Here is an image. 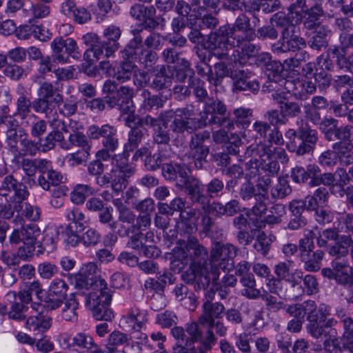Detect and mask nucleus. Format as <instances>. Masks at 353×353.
<instances>
[{
  "label": "nucleus",
  "mask_w": 353,
  "mask_h": 353,
  "mask_svg": "<svg viewBox=\"0 0 353 353\" xmlns=\"http://www.w3.org/2000/svg\"><path fill=\"white\" fill-rule=\"evenodd\" d=\"M192 103L176 108L179 117L171 122V130L177 134H192L209 125L233 128L225 103L217 97H211L203 104V110L197 114Z\"/></svg>",
  "instance_id": "f257e3e1"
},
{
  "label": "nucleus",
  "mask_w": 353,
  "mask_h": 353,
  "mask_svg": "<svg viewBox=\"0 0 353 353\" xmlns=\"http://www.w3.org/2000/svg\"><path fill=\"white\" fill-rule=\"evenodd\" d=\"M256 33L251 28L250 19L244 13L240 14L233 23H227L212 31L208 36L207 48L215 50L221 49V53L214 54L220 60L228 59V51L239 47L243 41H251Z\"/></svg>",
  "instance_id": "f03ea898"
},
{
  "label": "nucleus",
  "mask_w": 353,
  "mask_h": 353,
  "mask_svg": "<svg viewBox=\"0 0 353 353\" xmlns=\"http://www.w3.org/2000/svg\"><path fill=\"white\" fill-rule=\"evenodd\" d=\"M29 195L26 185L17 181L11 174L4 177L0 187V243L6 240L10 225L6 220H21L18 213L23 209V202Z\"/></svg>",
  "instance_id": "7ed1b4c3"
},
{
  "label": "nucleus",
  "mask_w": 353,
  "mask_h": 353,
  "mask_svg": "<svg viewBox=\"0 0 353 353\" xmlns=\"http://www.w3.org/2000/svg\"><path fill=\"white\" fill-rule=\"evenodd\" d=\"M285 310L292 319L303 321H305L306 316V331L315 339L326 336L328 334L327 329H330L337 323L334 318H327L331 315L330 305L321 303L317 307L315 301L312 300L305 301L302 303L286 305Z\"/></svg>",
  "instance_id": "20e7f679"
},
{
  "label": "nucleus",
  "mask_w": 353,
  "mask_h": 353,
  "mask_svg": "<svg viewBox=\"0 0 353 353\" xmlns=\"http://www.w3.org/2000/svg\"><path fill=\"white\" fill-rule=\"evenodd\" d=\"M272 22L280 30V38L271 45L272 52L276 55L295 52V57L301 65L310 59V54L303 49L307 46L305 40L299 34L296 26L290 17L283 12H278L271 17Z\"/></svg>",
  "instance_id": "39448f33"
},
{
  "label": "nucleus",
  "mask_w": 353,
  "mask_h": 353,
  "mask_svg": "<svg viewBox=\"0 0 353 353\" xmlns=\"http://www.w3.org/2000/svg\"><path fill=\"white\" fill-rule=\"evenodd\" d=\"M188 185V196L193 205H199L210 212L211 201L220 199L225 194V181L221 177H212L201 188L199 179L194 178Z\"/></svg>",
  "instance_id": "423d86ee"
},
{
  "label": "nucleus",
  "mask_w": 353,
  "mask_h": 353,
  "mask_svg": "<svg viewBox=\"0 0 353 353\" xmlns=\"http://www.w3.org/2000/svg\"><path fill=\"white\" fill-rule=\"evenodd\" d=\"M286 148L297 156H303L313 152L319 139L318 132L307 124H303L297 130L288 129L285 132Z\"/></svg>",
  "instance_id": "0eeeda50"
},
{
  "label": "nucleus",
  "mask_w": 353,
  "mask_h": 353,
  "mask_svg": "<svg viewBox=\"0 0 353 353\" xmlns=\"http://www.w3.org/2000/svg\"><path fill=\"white\" fill-rule=\"evenodd\" d=\"M238 248L232 243L215 242L212 245L210 252L209 267L212 282H216L219 278L220 270H230L234 266V258Z\"/></svg>",
  "instance_id": "6e6552de"
},
{
  "label": "nucleus",
  "mask_w": 353,
  "mask_h": 353,
  "mask_svg": "<svg viewBox=\"0 0 353 353\" xmlns=\"http://www.w3.org/2000/svg\"><path fill=\"white\" fill-rule=\"evenodd\" d=\"M168 65H157L150 70L141 71L136 75L134 83L140 88H148L156 92L169 88L172 83V74H169Z\"/></svg>",
  "instance_id": "1a4fd4ad"
},
{
  "label": "nucleus",
  "mask_w": 353,
  "mask_h": 353,
  "mask_svg": "<svg viewBox=\"0 0 353 353\" xmlns=\"http://www.w3.org/2000/svg\"><path fill=\"white\" fill-rule=\"evenodd\" d=\"M86 133L91 143L92 141L101 143L102 147L97 152L114 154L121 148L118 130L109 123L92 124L87 128Z\"/></svg>",
  "instance_id": "9d476101"
},
{
  "label": "nucleus",
  "mask_w": 353,
  "mask_h": 353,
  "mask_svg": "<svg viewBox=\"0 0 353 353\" xmlns=\"http://www.w3.org/2000/svg\"><path fill=\"white\" fill-rule=\"evenodd\" d=\"M313 234L314 232L309 230L299 240L298 256L305 271L316 272L321 270L325 252L321 249L315 250Z\"/></svg>",
  "instance_id": "9b49d317"
},
{
  "label": "nucleus",
  "mask_w": 353,
  "mask_h": 353,
  "mask_svg": "<svg viewBox=\"0 0 353 353\" xmlns=\"http://www.w3.org/2000/svg\"><path fill=\"white\" fill-rule=\"evenodd\" d=\"M111 301V291L107 287L88 292L85 296V306L98 321H111L113 319L114 313L109 307Z\"/></svg>",
  "instance_id": "f8f14e48"
},
{
  "label": "nucleus",
  "mask_w": 353,
  "mask_h": 353,
  "mask_svg": "<svg viewBox=\"0 0 353 353\" xmlns=\"http://www.w3.org/2000/svg\"><path fill=\"white\" fill-rule=\"evenodd\" d=\"M176 248L179 250L178 256L185 263L190 262V264L209 267L208 251L196 237L188 235L186 241L179 239Z\"/></svg>",
  "instance_id": "ddd939ff"
},
{
  "label": "nucleus",
  "mask_w": 353,
  "mask_h": 353,
  "mask_svg": "<svg viewBox=\"0 0 353 353\" xmlns=\"http://www.w3.org/2000/svg\"><path fill=\"white\" fill-rule=\"evenodd\" d=\"M102 92L106 97L108 108L129 110V105L133 103L134 89L129 86L121 85L112 80L104 82Z\"/></svg>",
  "instance_id": "4468645a"
},
{
  "label": "nucleus",
  "mask_w": 353,
  "mask_h": 353,
  "mask_svg": "<svg viewBox=\"0 0 353 353\" xmlns=\"http://www.w3.org/2000/svg\"><path fill=\"white\" fill-rule=\"evenodd\" d=\"M38 98L33 100L32 109L38 114H44L46 117L54 111L53 103L59 105L63 102V96L56 92L53 85L43 82L37 90Z\"/></svg>",
  "instance_id": "2eb2a0df"
},
{
  "label": "nucleus",
  "mask_w": 353,
  "mask_h": 353,
  "mask_svg": "<svg viewBox=\"0 0 353 353\" xmlns=\"http://www.w3.org/2000/svg\"><path fill=\"white\" fill-rule=\"evenodd\" d=\"M189 142V153L194 166L197 169H203L208 163L210 154V133L203 130L192 133Z\"/></svg>",
  "instance_id": "dca6fc26"
},
{
  "label": "nucleus",
  "mask_w": 353,
  "mask_h": 353,
  "mask_svg": "<svg viewBox=\"0 0 353 353\" xmlns=\"http://www.w3.org/2000/svg\"><path fill=\"white\" fill-rule=\"evenodd\" d=\"M6 144L12 154L34 157L40 151L38 141H34L29 139L28 134L23 128L11 131L8 137H6Z\"/></svg>",
  "instance_id": "f3484780"
},
{
  "label": "nucleus",
  "mask_w": 353,
  "mask_h": 353,
  "mask_svg": "<svg viewBox=\"0 0 353 353\" xmlns=\"http://www.w3.org/2000/svg\"><path fill=\"white\" fill-rule=\"evenodd\" d=\"M52 58L54 62L64 64L70 61V57L79 59L81 53L77 41L71 37H57L50 43Z\"/></svg>",
  "instance_id": "a211bd4d"
},
{
  "label": "nucleus",
  "mask_w": 353,
  "mask_h": 353,
  "mask_svg": "<svg viewBox=\"0 0 353 353\" xmlns=\"http://www.w3.org/2000/svg\"><path fill=\"white\" fill-rule=\"evenodd\" d=\"M190 170L186 164L175 162L165 163L163 165L161 174L168 181L175 182L176 187L188 196V185L195 177L189 176Z\"/></svg>",
  "instance_id": "6ab92c4d"
},
{
  "label": "nucleus",
  "mask_w": 353,
  "mask_h": 353,
  "mask_svg": "<svg viewBox=\"0 0 353 353\" xmlns=\"http://www.w3.org/2000/svg\"><path fill=\"white\" fill-rule=\"evenodd\" d=\"M181 279L188 284H194L196 290L205 289L212 282L211 272L208 268L190 264L189 268L183 272Z\"/></svg>",
  "instance_id": "aec40b11"
},
{
  "label": "nucleus",
  "mask_w": 353,
  "mask_h": 353,
  "mask_svg": "<svg viewBox=\"0 0 353 353\" xmlns=\"http://www.w3.org/2000/svg\"><path fill=\"white\" fill-rule=\"evenodd\" d=\"M68 285L61 279H54L50 283L45 298V307L50 310L59 308L67 297Z\"/></svg>",
  "instance_id": "412c9836"
},
{
  "label": "nucleus",
  "mask_w": 353,
  "mask_h": 353,
  "mask_svg": "<svg viewBox=\"0 0 353 353\" xmlns=\"http://www.w3.org/2000/svg\"><path fill=\"white\" fill-rule=\"evenodd\" d=\"M233 89L236 91H248L256 94L260 89V83L255 74L246 70H234Z\"/></svg>",
  "instance_id": "4be33fe9"
},
{
  "label": "nucleus",
  "mask_w": 353,
  "mask_h": 353,
  "mask_svg": "<svg viewBox=\"0 0 353 353\" xmlns=\"http://www.w3.org/2000/svg\"><path fill=\"white\" fill-rule=\"evenodd\" d=\"M21 228L23 245L19 248V252L23 256L31 257L35 250V245L40 243L37 239L41 234V230L35 223L26 224Z\"/></svg>",
  "instance_id": "5701e85b"
},
{
  "label": "nucleus",
  "mask_w": 353,
  "mask_h": 353,
  "mask_svg": "<svg viewBox=\"0 0 353 353\" xmlns=\"http://www.w3.org/2000/svg\"><path fill=\"white\" fill-rule=\"evenodd\" d=\"M83 43L89 46L83 53V59L87 66H90L94 62L104 58L102 49V41L95 32H88L82 37Z\"/></svg>",
  "instance_id": "b1692460"
},
{
  "label": "nucleus",
  "mask_w": 353,
  "mask_h": 353,
  "mask_svg": "<svg viewBox=\"0 0 353 353\" xmlns=\"http://www.w3.org/2000/svg\"><path fill=\"white\" fill-rule=\"evenodd\" d=\"M321 272L323 277L333 279L339 285L345 287L353 285V271L349 264L324 268Z\"/></svg>",
  "instance_id": "393cba45"
},
{
  "label": "nucleus",
  "mask_w": 353,
  "mask_h": 353,
  "mask_svg": "<svg viewBox=\"0 0 353 353\" xmlns=\"http://www.w3.org/2000/svg\"><path fill=\"white\" fill-rule=\"evenodd\" d=\"M104 40L102 41L103 57L109 58L114 56L119 48V40L121 36V30L119 26L110 25L105 28L103 32Z\"/></svg>",
  "instance_id": "a878e982"
},
{
  "label": "nucleus",
  "mask_w": 353,
  "mask_h": 353,
  "mask_svg": "<svg viewBox=\"0 0 353 353\" xmlns=\"http://www.w3.org/2000/svg\"><path fill=\"white\" fill-rule=\"evenodd\" d=\"M60 12L79 25L87 23L92 19L90 11L84 6H77L74 1H63L61 4Z\"/></svg>",
  "instance_id": "bb28decb"
},
{
  "label": "nucleus",
  "mask_w": 353,
  "mask_h": 353,
  "mask_svg": "<svg viewBox=\"0 0 353 353\" xmlns=\"http://www.w3.org/2000/svg\"><path fill=\"white\" fill-rule=\"evenodd\" d=\"M305 205L301 201H290L288 205V210L290 213V218L287 228L290 230H298L303 229L307 224V220L303 214Z\"/></svg>",
  "instance_id": "cd10ccee"
},
{
  "label": "nucleus",
  "mask_w": 353,
  "mask_h": 353,
  "mask_svg": "<svg viewBox=\"0 0 353 353\" xmlns=\"http://www.w3.org/2000/svg\"><path fill=\"white\" fill-rule=\"evenodd\" d=\"M203 311L199 318V322L202 325H206L208 323H213V321L222 318L225 311V306L221 302H212L206 300L203 304Z\"/></svg>",
  "instance_id": "c85d7f7f"
},
{
  "label": "nucleus",
  "mask_w": 353,
  "mask_h": 353,
  "mask_svg": "<svg viewBox=\"0 0 353 353\" xmlns=\"http://www.w3.org/2000/svg\"><path fill=\"white\" fill-rule=\"evenodd\" d=\"M141 96L143 98L140 105L139 111L143 113L147 112L157 111L163 108L167 101V97L162 94H152L150 91L144 89Z\"/></svg>",
  "instance_id": "c756f323"
},
{
  "label": "nucleus",
  "mask_w": 353,
  "mask_h": 353,
  "mask_svg": "<svg viewBox=\"0 0 353 353\" xmlns=\"http://www.w3.org/2000/svg\"><path fill=\"white\" fill-rule=\"evenodd\" d=\"M72 281L74 284L75 288L79 290H86L93 292L98 289H104V288L107 287L104 279H95L94 276H89L81 272L74 274Z\"/></svg>",
  "instance_id": "7c9ffc66"
},
{
  "label": "nucleus",
  "mask_w": 353,
  "mask_h": 353,
  "mask_svg": "<svg viewBox=\"0 0 353 353\" xmlns=\"http://www.w3.org/2000/svg\"><path fill=\"white\" fill-rule=\"evenodd\" d=\"M171 334L176 340L173 346V353H192L196 350L194 345L190 344V340L185 334L184 329L180 326H175L171 330Z\"/></svg>",
  "instance_id": "2f4dec72"
},
{
  "label": "nucleus",
  "mask_w": 353,
  "mask_h": 353,
  "mask_svg": "<svg viewBox=\"0 0 353 353\" xmlns=\"http://www.w3.org/2000/svg\"><path fill=\"white\" fill-rule=\"evenodd\" d=\"M173 117L163 118L161 121L152 130V139L158 145H168L171 140V124L169 128V121ZM178 134L177 133H175Z\"/></svg>",
  "instance_id": "473e14b6"
},
{
  "label": "nucleus",
  "mask_w": 353,
  "mask_h": 353,
  "mask_svg": "<svg viewBox=\"0 0 353 353\" xmlns=\"http://www.w3.org/2000/svg\"><path fill=\"white\" fill-rule=\"evenodd\" d=\"M61 229L54 227H48L43 232L42 241L39 245V249L37 250V254H41L44 250L51 252L56 248L57 242L59 240Z\"/></svg>",
  "instance_id": "72a5a7b5"
},
{
  "label": "nucleus",
  "mask_w": 353,
  "mask_h": 353,
  "mask_svg": "<svg viewBox=\"0 0 353 353\" xmlns=\"http://www.w3.org/2000/svg\"><path fill=\"white\" fill-rule=\"evenodd\" d=\"M63 339L67 347H74L80 350H90L95 345L92 336L85 332H78L74 336Z\"/></svg>",
  "instance_id": "f704fd0d"
},
{
  "label": "nucleus",
  "mask_w": 353,
  "mask_h": 353,
  "mask_svg": "<svg viewBox=\"0 0 353 353\" xmlns=\"http://www.w3.org/2000/svg\"><path fill=\"white\" fill-rule=\"evenodd\" d=\"M73 147L83 148V151H90L92 144L88 136L82 132L77 131L69 135L68 141H63L61 143V148L65 150H69Z\"/></svg>",
  "instance_id": "c9c22d12"
},
{
  "label": "nucleus",
  "mask_w": 353,
  "mask_h": 353,
  "mask_svg": "<svg viewBox=\"0 0 353 353\" xmlns=\"http://www.w3.org/2000/svg\"><path fill=\"white\" fill-rule=\"evenodd\" d=\"M293 261L287 260L278 263L274 267L275 276L290 284L291 288H294L299 284V281L295 279L292 267Z\"/></svg>",
  "instance_id": "e433bc0d"
},
{
  "label": "nucleus",
  "mask_w": 353,
  "mask_h": 353,
  "mask_svg": "<svg viewBox=\"0 0 353 353\" xmlns=\"http://www.w3.org/2000/svg\"><path fill=\"white\" fill-rule=\"evenodd\" d=\"M330 30L325 26H319L307 41L308 46L313 50L321 51L328 46Z\"/></svg>",
  "instance_id": "4c0bfd02"
},
{
  "label": "nucleus",
  "mask_w": 353,
  "mask_h": 353,
  "mask_svg": "<svg viewBox=\"0 0 353 353\" xmlns=\"http://www.w3.org/2000/svg\"><path fill=\"white\" fill-rule=\"evenodd\" d=\"M51 321V317L39 313L36 316H29L26 321V327L30 332L41 334L50 327Z\"/></svg>",
  "instance_id": "58836bf2"
},
{
  "label": "nucleus",
  "mask_w": 353,
  "mask_h": 353,
  "mask_svg": "<svg viewBox=\"0 0 353 353\" xmlns=\"http://www.w3.org/2000/svg\"><path fill=\"white\" fill-rule=\"evenodd\" d=\"M77 293H72L63 300L61 316L66 321L76 322L78 319L77 310L79 303L77 299Z\"/></svg>",
  "instance_id": "ea45409f"
},
{
  "label": "nucleus",
  "mask_w": 353,
  "mask_h": 353,
  "mask_svg": "<svg viewBox=\"0 0 353 353\" xmlns=\"http://www.w3.org/2000/svg\"><path fill=\"white\" fill-rule=\"evenodd\" d=\"M211 210L215 211L219 216H233L241 212V205L236 199H231L224 204L219 201H213Z\"/></svg>",
  "instance_id": "a19ab883"
},
{
  "label": "nucleus",
  "mask_w": 353,
  "mask_h": 353,
  "mask_svg": "<svg viewBox=\"0 0 353 353\" xmlns=\"http://www.w3.org/2000/svg\"><path fill=\"white\" fill-rule=\"evenodd\" d=\"M270 154V146L262 143L252 144L248 147L244 146V150H241L239 155H237V160L239 162H244L251 156L265 157V156L268 157Z\"/></svg>",
  "instance_id": "79ce46f5"
},
{
  "label": "nucleus",
  "mask_w": 353,
  "mask_h": 353,
  "mask_svg": "<svg viewBox=\"0 0 353 353\" xmlns=\"http://www.w3.org/2000/svg\"><path fill=\"white\" fill-rule=\"evenodd\" d=\"M174 117V119L179 117V114L176 112V109L175 110H168L161 111L157 117H153L150 114H147L138 119V121L136 123V126H139V128H141L143 126H147L152 128L153 130L155 127L158 125V124L161 121V119L163 118Z\"/></svg>",
  "instance_id": "37998d69"
},
{
  "label": "nucleus",
  "mask_w": 353,
  "mask_h": 353,
  "mask_svg": "<svg viewBox=\"0 0 353 353\" xmlns=\"http://www.w3.org/2000/svg\"><path fill=\"white\" fill-rule=\"evenodd\" d=\"M32 104L33 101H31L30 99L23 94H21L17 98L16 101V110L13 114L17 122H21V125H23L25 120L30 115Z\"/></svg>",
  "instance_id": "c03bdc74"
},
{
  "label": "nucleus",
  "mask_w": 353,
  "mask_h": 353,
  "mask_svg": "<svg viewBox=\"0 0 353 353\" xmlns=\"http://www.w3.org/2000/svg\"><path fill=\"white\" fill-rule=\"evenodd\" d=\"M64 136L59 130H53L50 131L44 138L38 140V144L40 151L42 152H48L55 148L56 143H59L61 148V143H63Z\"/></svg>",
  "instance_id": "a18cd8bd"
},
{
  "label": "nucleus",
  "mask_w": 353,
  "mask_h": 353,
  "mask_svg": "<svg viewBox=\"0 0 353 353\" xmlns=\"http://www.w3.org/2000/svg\"><path fill=\"white\" fill-rule=\"evenodd\" d=\"M266 286L268 289V292L274 294L285 300L293 299L295 296H292L288 290L284 288L283 280L276 277V276H271L266 281Z\"/></svg>",
  "instance_id": "49530a36"
},
{
  "label": "nucleus",
  "mask_w": 353,
  "mask_h": 353,
  "mask_svg": "<svg viewBox=\"0 0 353 353\" xmlns=\"http://www.w3.org/2000/svg\"><path fill=\"white\" fill-rule=\"evenodd\" d=\"M316 165L310 164L306 168L301 166L293 168L290 172L291 178L293 181L297 183H304L309 179L314 180L315 173H316Z\"/></svg>",
  "instance_id": "de8ad7c7"
},
{
  "label": "nucleus",
  "mask_w": 353,
  "mask_h": 353,
  "mask_svg": "<svg viewBox=\"0 0 353 353\" xmlns=\"http://www.w3.org/2000/svg\"><path fill=\"white\" fill-rule=\"evenodd\" d=\"M2 125L8 128L6 137H8L11 131L17 130V128L21 125V122H17L14 114H10L8 104L0 105V126Z\"/></svg>",
  "instance_id": "09e8293b"
},
{
  "label": "nucleus",
  "mask_w": 353,
  "mask_h": 353,
  "mask_svg": "<svg viewBox=\"0 0 353 353\" xmlns=\"http://www.w3.org/2000/svg\"><path fill=\"white\" fill-rule=\"evenodd\" d=\"M328 254L332 257L331 266L349 264L347 255L349 250L341 244H333L328 247Z\"/></svg>",
  "instance_id": "8fccbe9b"
},
{
  "label": "nucleus",
  "mask_w": 353,
  "mask_h": 353,
  "mask_svg": "<svg viewBox=\"0 0 353 353\" xmlns=\"http://www.w3.org/2000/svg\"><path fill=\"white\" fill-rule=\"evenodd\" d=\"M113 155L114 154L105 152H97L95 154L96 159L90 161L88 165V173L95 177L101 175V174H103L105 165L102 161H109Z\"/></svg>",
  "instance_id": "3c124183"
},
{
  "label": "nucleus",
  "mask_w": 353,
  "mask_h": 353,
  "mask_svg": "<svg viewBox=\"0 0 353 353\" xmlns=\"http://www.w3.org/2000/svg\"><path fill=\"white\" fill-rule=\"evenodd\" d=\"M143 130L134 125L128 133V141L124 144L125 155L137 149L144 138Z\"/></svg>",
  "instance_id": "603ef678"
},
{
  "label": "nucleus",
  "mask_w": 353,
  "mask_h": 353,
  "mask_svg": "<svg viewBox=\"0 0 353 353\" xmlns=\"http://www.w3.org/2000/svg\"><path fill=\"white\" fill-rule=\"evenodd\" d=\"M314 235L315 234L314 233L313 238H316V245L319 248H327V250L328 247L331 245L329 244V241L336 243L339 239V232L336 227L325 229L319 232L317 236Z\"/></svg>",
  "instance_id": "864d4df0"
},
{
  "label": "nucleus",
  "mask_w": 353,
  "mask_h": 353,
  "mask_svg": "<svg viewBox=\"0 0 353 353\" xmlns=\"http://www.w3.org/2000/svg\"><path fill=\"white\" fill-rule=\"evenodd\" d=\"M214 74L210 76L209 83L217 87L221 85L225 77H230L232 79L234 70H232L224 61H220L214 65Z\"/></svg>",
  "instance_id": "5fc2aeb1"
},
{
  "label": "nucleus",
  "mask_w": 353,
  "mask_h": 353,
  "mask_svg": "<svg viewBox=\"0 0 353 353\" xmlns=\"http://www.w3.org/2000/svg\"><path fill=\"white\" fill-rule=\"evenodd\" d=\"M127 322L132 323L134 330H141L148 321L147 312L137 306L132 307L127 314Z\"/></svg>",
  "instance_id": "6e6d98bb"
},
{
  "label": "nucleus",
  "mask_w": 353,
  "mask_h": 353,
  "mask_svg": "<svg viewBox=\"0 0 353 353\" xmlns=\"http://www.w3.org/2000/svg\"><path fill=\"white\" fill-rule=\"evenodd\" d=\"M240 283L245 288L242 294L249 299H256L261 296V290L256 288V280L252 274L243 276Z\"/></svg>",
  "instance_id": "4d7b16f0"
},
{
  "label": "nucleus",
  "mask_w": 353,
  "mask_h": 353,
  "mask_svg": "<svg viewBox=\"0 0 353 353\" xmlns=\"http://www.w3.org/2000/svg\"><path fill=\"white\" fill-rule=\"evenodd\" d=\"M292 188L286 177L279 176L277 183L271 187V197L275 200L283 199L292 193Z\"/></svg>",
  "instance_id": "13d9d810"
},
{
  "label": "nucleus",
  "mask_w": 353,
  "mask_h": 353,
  "mask_svg": "<svg viewBox=\"0 0 353 353\" xmlns=\"http://www.w3.org/2000/svg\"><path fill=\"white\" fill-rule=\"evenodd\" d=\"M136 68L135 63L121 61L114 69L113 77L120 83H124L131 79Z\"/></svg>",
  "instance_id": "bf43d9fd"
},
{
  "label": "nucleus",
  "mask_w": 353,
  "mask_h": 353,
  "mask_svg": "<svg viewBox=\"0 0 353 353\" xmlns=\"http://www.w3.org/2000/svg\"><path fill=\"white\" fill-rule=\"evenodd\" d=\"M346 47L343 45L341 47H334L332 50V58L336 61L340 68H345L353 74V55L350 57L348 59L345 57Z\"/></svg>",
  "instance_id": "052dcab7"
},
{
  "label": "nucleus",
  "mask_w": 353,
  "mask_h": 353,
  "mask_svg": "<svg viewBox=\"0 0 353 353\" xmlns=\"http://www.w3.org/2000/svg\"><path fill=\"white\" fill-rule=\"evenodd\" d=\"M94 192V188L89 185L77 184L70 192V200L74 204H83L86 197L93 194Z\"/></svg>",
  "instance_id": "680f3d73"
},
{
  "label": "nucleus",
  "mask_w": 353,
  "mask_h": 353,
  "mask_svg": "<svg viewBox=\"0 0 353 353\" xmlns=\"http://www.w3.org/2000/svg\"><path fill=\"white\" fill-rule=\"evenodd\" d=\"M128 338L126 334L120 331H114L108 336L105 348L108 353H117V347L128 342Z\"/></svg>",
  "instance_id": "e2e57ef3"
},
{
  "label": "nucleus",
  "mask_w": 353,
  "mask_h": 353,
  "mask_svg": "<svg viewBox=\"0 0 353 353\" xmlns=\"http://www.w3.org/2000/svg\"><path fill=\"white\" fill-rule=\"evenodd\" d=\"M65 216L68 221L66 226H72V228L83 230L85 215L80 209L77 208L68 209Z\"/></svg>",
  "instance_id": "0e129e2a"
},
{
  "label": "nucleus",
  "mask_w": 353,
  "mask_h": 353,
  "mask_svg": "<svg viewBox=\"0 0 353 353\" xmlns=\"http://www.w3.org/2000/svg\"><path fill=\"white\" fill-rule=\"evenodd\" d=\"M333 148L336 150L337 163L341 165L347 166L353 163V152L348 145L339 142L334 144Z\"/></svg>",
  "instance_id": "69168bd1"
},
{
  "label": "nucleus",
  "mask_w": 353,
  "mask_h": 353,
  "mask_svg": "<svg viewBox=\"0 0 353 353\" xmlns=\"http://www.w3.org/2000/svg\"><path fill=\"white\" fill-rule=\"evenodd\" d=\"M165 159L166 157L161 150H159L158 153L152 154L150 152L143 160L144 167L146 170L150 172H155L160 168L162 170Z\"/></svg>",
  "instance_id": "338daca9"
},
{
  "label": "nucleus",
  "mask_w": 353,
  "mask_h": 353,
  "mask_svg": "<svg viewBox=\"0 0 353 353\" xmlns=\"http://www.w3.org/2000/svg\"><path fill=\"white\" fill-rule=\"evenodd\" d=\"M147 235L144 234L142 232L138 230H133L130 234L127 236L128 241L126 243V247L129 249L134 250L138 254L141 250L143 246L147 241Z\"/></svg>",
  "instance_id": "774afa93"
}]
</instances>
